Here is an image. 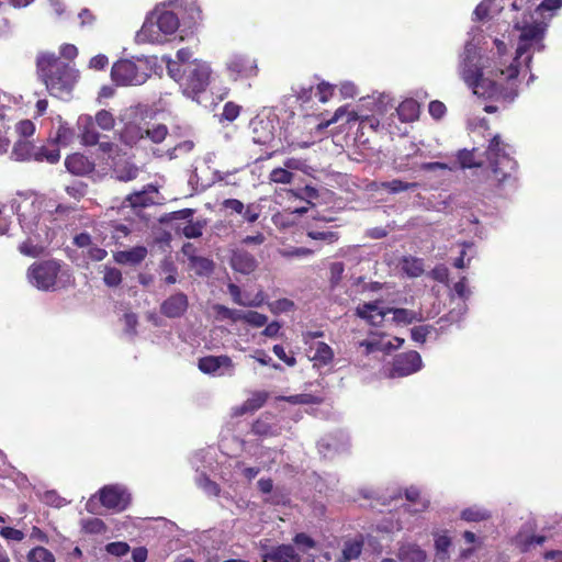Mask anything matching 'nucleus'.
<instances>
[{"label":"nucleus","mask_w":562,"mask_h":562,"mask_svg":"<svg viewBox=\"0 0 562 562\" xmlns=\"http://www.w3.org/2000/svg\"><path fill=\"white\" fill-rule=\"evenodd\" d=\"M59 54L41 53L36 58V68L49 94L63 99L70 94L78 78L77 71L63 58L75 59L78 49L72 44H63Z\"/></svg>","instance_id":"nucleus-1"},{"label":"nucleus","mask_w":562,"mask_h":562,"mask_svg":"<svg viewBox=\"0 0 562 562\" xmlns=\"http://www.w3.org/2000/svg\"><path fill=\"white\" fill-rule=\"evenodd\" d=\"M459 72L462 80L477 97L510 103L518 95V85L516 80H507V83L504 86L490 78H485L477 64L476 54L468 47H465L463 52Z\"/></svg>","instance_id":"nucleus-2"},{"label":"nucleus","mask_w":562,"mask_h":562,"mask_svg":"<svg viewBox=\"0 0 562 562\" xmlns=\"http://www.w3.org/2000/svg\"><path fill=\"white\" fill-rule=\"evenodd\" d=\"M167 71L168 75L179 83L183 94L191 98L206 90L212 75L210 65L199 59H194L184 65L168 60Z\"/></svg>","instance_id":"nucleus-3"},{"label":"nucleus","mask_w":562,"mask_h":562,"mask_svg":"<svg viewBox=\"0 0 562 562\" xmlns=\"http://www.w3.org/2000/svg\"><path fill=\"white\" fill-rule=\"evenodd\" d=\"M509 145L494 135L485 149L484 156L491 168V176L497 187L514 179L517 170V161L508 153Z\"/></svg>","instance_id":"nucleus-4"},{"label":"nucleus","mask_w":562,"mask_h":562,"mask_svg":"<svg viewBox=\"0 0 562 562\" xmlns=\"http://www.w3.org/2000/svg\"><path fill=\"white\" fill-rule=\"evenodd\" d=\"M546 27L540 24H530L522 27L519 43L516 49V57L506 67H497L494 71L495 76H502L506 80H516L519 75V58L526 54L532 44L537 45V49H543L542 40L544 37Z\"/></svg>","instance_id":"nucleus-5"},{"label":"nucleus","mask_w":562,"mask_h":562,"mask_svg":"<svg viewBox=\"0 0 562 562\" xmlns=\"http://www.w3.org/2000/svg\"><path fill=\"white\" fill-rule=\"evenodd\" d=\"M148 70L147 65L140 60L136 63L130 59H120L113 64L111 77L119 86H139L149 78Z\"/></svg>","instance_id":"nucleus-6"},{"label":"nucleus","mask_w":562,"mask_h":562,"mask_svg":"<svg viewBox=\"0 0 562 562\" xmlns=\"http://www.w3.org/2000/svg\"><path fill=\"white\" fill-rule=\"evenodd\" d=\"M61 265L58 260L49 259L32 263L27 277L32 284L43 291L54 290Z\"/></svg>","instance_id":"nucleus-7"},{"label":"nucleus","mask_w":562,"mask_h":562,"mask_svg":"<svg viewBox=\"0 0 562 562\" xmlns=\"http://www.w3.org/2000/svg\"><path fill=\"white\" fill-rule=\"evenodd\" d=\"M99 501L105 508L120 513L130 506L132 495L125 486L110 484L100 488Z\"/></svg>","instance_id":"nucleus-8"},{"label":"nucleus","mask_w":562,"mask_h":562,"mask_svg":"<svg viewBox=\"0 0 562 562\" xmlns=\"http://www.w3.org/2000/svg\"><path fill=\"white\" fill-rule=\"evenodd\" d=\"M226 70L233 80L250 79L258 76L257 60L246 54H235L226 63Z\"/></svg>","instance_id":"nucleus-9"},{"label":"nucleus","mask_w":562,"mask_h":562,"mask_svg":"<svg viewBox=\"0 0 562 562\" xmlns=\"http://www.w3.org/2000/svg\"><path fill=\"white\" fill-rule=\"evenodd\" d=\"M155 26H157L162 34L171 35L179 27V19L172 11H162L157 15L156 23L146 21L143 24L138 36L146 37L150 42L158 41V35L153 34Z\"/></svg>","instance_id":"nucleus-10"},{"label":"nucleus","mask_w":562,"mask_h":562,"mask_svg":"<svg viewBox=\"0 0 562 562\" xmlns=\"http://www.w3.org/2000/svg\"><path fill=\"white\" fill-rule=\"evenodd\" d=\"M423 366L420 355L415 350L398 353L394 357L391 376H407L420 370Z\"/></svg>","instance_id":"nucleus-11"},{"label":"nucleus","mask_w":562,"mask_h":562,"mask_svg":"<svg viewBox=\"0 0 562 562\" xmlns=\"http://www.w3.org/2000/svg\"><path fill=\"white\" fill-rule=\"evenodd\" d=\"M249 128L256 144L269 146L276 138L274 120L268 116H255L249 123Z\"/></svg>","instance_id":"nucleus-12"},{"label":"nucleus","mask_w":562,"mask_h":562,"mask_svg":"<svg viewBox=\"0 0 562 562\" xmlns=\"http://www.w3.org/2000/svg\"><path fill=\"white\" fill-rule=\"evenodd\" d=\"M229 265L235 272L241 274H250L258 268L255 256L243 248L232 250Z\"/></svg>","instance_id":"nucleus-13"},{"label":"nucleus","mask_w":562,"mask_h":562,"mask_svg":"<svg viewBox=\"0 0 562 562\" xmlns=\"http://www.w3.org/2000/svg\"><path fill=\"white\" fill-rule=\"evenodd\" d=\"M380 301L360 304L356 307V315L366 319L372 326H381L387 315L386 308L380 307Z\"/></svg>","instance_id":"nucleus-14"},{"label":"nucleus","mask_w":562,"mask_h":562,"mask_svg":"<svg viewBox=\"0 0 562 562\" xmlns=\"http://www.w3.org/2000/svg\"><path fill=\"white\" fill-rule=\"evenodd\" d=\"M189 302L184 293H176L166 299L160 305L162 315L169 318L181 317L188 310Z\"/></svg>","instance_id":"nucleus-15"},{"label":"nucleus","mask_w":562,"mask_h":562,"mask_svg":"<svg viewBox=\"0 0 562 562\" xmlns=\"http://www.w3.org/2000/svg\"><path fill=\"white\" fill-rule=\"evenodd\" d=\"M262 562H301L300 554L291 544H279L261 554Z\"/></svg>","instance_id":"nucleus-16"},{"label":"nucleus","mask_w":562,"mask_h":562,"mask_svg":"<svg viewBox=\"0 0 562 562\" xmlns=\"http://www.w3.org/2000/svg\"><path fill=\"white\" fill-rule=\"evenodd\" d=\"M231 357L222 356H205L199 359L198 368L206 374H215L221 368H233Z\"/></svg>","instance_id":"nucleus-17"},{"label":"nucleus","mask_w":562,"mask_h":562,"mask_svg":"<svg viewBox=\"0 0 562 562\" xmlns=\"http://www.w3.org/2000/svg\"><path fill=\"white\" fill-rule=\"evenodd\" d=\"M81 143L86 146H94L99 143L100 135L95 130V123L90 115H82L78 120Z\"/></svg>","instance_id":"nucleus-18"},{"label":"nucleus","mask_w":562,"mask_h":562,"mask_svg":"<svg viewBox=\"0 0 562 562\" xmlns=\"http://www.w3.org/2000/svg\"><path fill=\"white\" fill-rule=\"evenodd\" d=\"M148 250L145 246H135L128 250L114 252V261L119 265L137 266L147 257Z\"/></svg>","instance_id":"nucleus-19"},{"label":"nucleus","mask_w":562,"mask_h":562,"mask_svg":"<svg viewBox=\"0 0 562 562\" xmlns=\"http://www.w3.org/2000/svg\"><path fill=\"white\" fill-rule=\"evenodd\" d=\"M65 166L67 170L77 176H83L90 173L94 165L82 154H72L66 157Z\"/></svg>","instance_id":"nucleus-20"},{"label":"nucleus","mask_w":562,"mask_h":562,"mask_svg":"<svg viewBox=\"0 0 562 562\" xmlns=\"http://www.w3.org/2000/svg\"><path fill=\"white\" fill-rule=\"evenodd\" d=\"M36 145L27 139H18L12 148V157L16 161L34 160Z\"/></svg>","instance_id":"nucleus-21"},{"label":"nucleus","mask_w":562,"mask_h":562,"mask_svg":"<svg viewBox=\"0 0 562 562\" xmlns=\"http://www.w3.org/2000/svg\"><path fill=\"white\" fill-rule=\"evenodd\" d=\"M227 290L233 299V302L237 305L257 307L260 306L263 302L262 293L259 292L256 294L254 299H248V296H244L240 288L235 283H229L227 285Z\"/></svg>","instance_id":"nucleus-22"},{"label":"nucleus","mask_w":562,"mask_h":562,"mask_svg":"<svg viewBox=\"0 0 562 562\" xmlns=\"http://www.w3.org/2000/svg\"><path fill=\"white\" fill-rule=\"evenodd\" d=\"M401 122H414L419 117L420 106L414 99L402 101L396 109Z\"/></svg>","instance_id":"nucleus-23"},{"label":"nucleus","mask_w":562,"mask_h":562,"mask_svg":"<svg viewBox=\"0 0 562 562\" xmlns=\"http://www.w3.org/2000/svg\"><path fill=\"white\" fill-rule=\"evenodd\" d=\"M145 138V127L136 123H127L121 132V140L128 146H135Z\"/></svg>","instance_id":"nucleus-24"},{"label":"nucleus","mask_w":562,"mask_h":562,"mask_svg":"<svg viewBox=\"0 0 562 562\" xmlns=\"http://www.w3.org/2000/svg\"><path fill=\"white\" fill-rule=\"evenodd\" d=\"M311 349L314 350V355L311 359L315 362V366H328L334 360V351L331 347L326 342H315L313 346H311Z\"/></svg>","instance_id":"nucleus-25"},{"label":"nucleus","mask_w":562,"mask_h":562,"mask_svg":"<svg viewBox=\"0 0 562 562\" xmlns=\"http://www.w3.org/2000/svg\"><path fill=\"white\" fill-rule=\"evenodd\" d=\"M139 169L137 166L130 161H123L122 164H115L112 175L113 177L123 182H128L137 178Z\"/></svg>","instance_id":"nucleus-26"},{"label":"nucleus","mask_w":562,"mask_h":562,"mask_svg":"<svg viewBox=\"0 0 562 562\" xmlns=\"http://www.w3.org/2000/svg\"><path fill=\"white\" fill-rule=\"evenodd\" d=\"M400 559L402 562H425L426 552L417 544H406L400 549Z\"/></svg>","instance_id":"nucleus-27"},{"label":"nucleus","mask_w":562,"mask_h":562,"mask_svg":"<svg viewBox=\"0 0 562 562\" xmlns=\"http://www.w3.org/2000/svg\"><path fill=\"white\" fill-rule=\"evenodd\" d=\"M387 314H393V321L396 324H412L420 321V314L407 308L386 307Z\"/></svg>","instance_id":"nucleus-28"},{"label":"nucleus","mask_w":562,"mask_h":562,"mask_svg":"<svg viewBox=\"0 0 562 562\" xmlns=\"http://www.w3.org/2000/svg\"><path fill=\"white\" fill-rule=\"evenodd\" d=\"M268 400V393L255 392L247 398L239 408V414H246L248 412H255L261 408Z\"/></svg>","instance_id":"nucleus-29"},{"label":"nucleus","mask_w":562,"mask_h":562,"mask_svg":"<svg viewBox=\"0 0 562 562\" xmlns=\"http://www.w3.org/2000/svg\"><path fill=\"white\" fill-rule=\"evenodd\" d=\"M60 159V151L57 147L36 146L34 161L56 164Z\"/></svg>","instance_id":"nucleus-30"},{"label":"nucleus","mask_w":562,"mask_h":562,"mask_svg":"<svg viewBox=\"0 0 562 562\" xmlns=\"http://www.w3.org/2000/svg\"><path fill=\"white\" fill-rule=\"evenodd\" d=\"M344 116H346V123L356 122L360 119L356 111H350L348 105H342L335 111L334 115L329 120L322 123L319 126L328 127L329 125L337 123Z\"/></svg>","instance_id":"nucleus-31"},{"label":"nucleus","mask_w":562,"mask_h":562,"mask_svg":"<svg viewBox=\"0 0 562 562\" xmlns=\"http://www.w3.org/2000/svg\"><path fill=\"white\" fill-rule=\"evenodd\" d=\"M418 187L417 182H405L400 179L381 182L380 188L386 190L389 193L395 194L407 190H413Z\"/></svg>","instance_id":"nucleus-32"},{"label":"nucleus","mask_w":562,"mask_h":562,"mask_svg":"<svg viewBox=\"0 0 562 562\" xmlns=\"http://www.w3.org/2000/svg\"><path fill=\"white\" fill-rule=\"evenodd\" d=\"M475 148L461 149L457 153V160L462 169H471L474 167H481L482 162L475 158Z\"/></svg>","instance_id":"nucleus-33"},{"label":"nucleus","mask_w":562,"mask_h":562,"mask_svg":"<svg viewBox=\"0 0 562 562\" xmlns=\"http://www.w3.org/2000/svg\"><path fill=\"white\" fill-rule=\"evenodd\" d=\"M190 265L199 276L210 274L214 269V263L211 259L200 256H190Z\"/></svg>","instance_id":"nucleus-34"},{"label":"nucleus","mask_w":562,"mask_h":562,"mask_svg":"<svg viewBox=\"0 0 562 562\" xmlns=\"http://www.w3.org/2000/svg\"><path fill=\"white\" fill-rule=\"evenodd\" d=\"M146 138L150 139L154 144L162 143L168 135V127L165 124H153L145 127Z\"/></svg>","instance_id":"nucleus-35"},{"label":"nucleus","mask_w":562,"mask_h":562,"mask_svg":"<svg viewBox=\"0 0 562 562\" xmlns=\"http://www.w3.org/2000/svg\"><path fill=\"white\" fill-rule=\"evenodd\" d=\"M405 498L413 505H416L417 508L414 512H424L427 509L429 502L424 501L420 497V491L416 486H409L405 490Z\"/></svg>","instance_id":"nucleus-36"},{"label":"nucleus","mask_w":562,"mask_h":562,"mask_svg":"<svg viewBox=\"0 0 562 562\" xmlns=\"http://www.w3.org/2000/svg\"><path fill=\"white\" fill-rule=\"evenodd\" d=\"M27 562H55V557L48 549L38 546L27 553Z\"/></svg>","instance_id":"nucleus-37"},{"label":"nucleus","mask_w":562,"mask_h":562,"mask_svg":"<svg viewBox=\"0 0 562 562\" xmlns=\"http://www.w3.org/2000/svg\"><path fill=\"white\" fill-rule=\"evenodd\" d=\"M251 431L254 435L259 437H273L278 434L277 430L268 423L267 418H258L252 424Z\"/></svg>","instance_id":"nucleus-38"},{"label":"nucleus","mask_w":562,"mask_h":562,"mask_svg":"<svg viewBox=\"0 0 562 562\" xmlns=\"http://www.w3.org/2000/svg\"><path fill=\"white\" fill-rule=\"evenodd\" d=\"M93 121L102 131H111L115 126L113 114L106 110L98 111Z\"/></svg>","instance_id":"nucleus-39"},{"label":"nucleus","mask_w":562,"mask_h":562,"mask_svg":"<svg viewBox=\"0 0 562 562\" xmlns=\"http://www.w3.org/2000/svg\"><path fill=\"white\" fill-rule=\"evenodd\" d=\"M214 311L222 318L229 319L232 322L243 321V311L233 310L222 304H216L214 306Z\"/></svg>","instance_id":"nucleus-40"},{"label":"nucleus","mask_w":562,"mask_h":562,"mask_svg":"<svg viewBox=\"0 0 562 562\" xmlns=\"http://www.w3.org/2000/svg\"><path fill=\"white\" fill-rule=\"evenodd\" d=\"M243 322L247 323L252 327H262L267 324L268 317L256 311L244 312Z\"/></svg>","instance_id":"nucleus-41"},{"label":"nucleus","mask_w":562,"mask_h":562,"mask_svg":"<svg viewBox=\"0 0 562 562\" xmlns=\"http://www.w3.org/2000/svg\"><path fill=\"white\" fill-rule=\"evenodd\" d=\"M491 517L487 510H481L476 508H465L461 512V518L465 521H482Z\"/></svg>","instance_id":"nucleus-42"},{"label":"nucleus","mask_w":562,"mask_h":562,"mask_svg":"<svg viewBox=\"0 0 562 562\" xmlns=\"http://www.w3.org/2000/svg\"><path fill=\"white\" fill-rule=\"evenodd\" d=\"M294 175L284 168H274L269 176L270 181L274 183L288 184L293 180Z\"/></svg>","instance_id":"nucleus-43"},{"label":"nucleus","mask_w":562,"mask_h":562,"mask_svg":"<svg viewBox=\"0 0 562 562\" xmlns=\"http://www.w3.org/2000/svg\"><path fill=\"white\" fill-rule=\"evenodd\" d=\"M204 223L189 221L182 228V234L187 238H199L203 234Z\"/></svg>","instance_id":"nucleus-44"},{"label":"nucleus","mask_w":562,"mask_h":562,"mask_svg":"<svg viewBox=\"0 0 562 562\" xmlns=\"http://www.w3.org/2000/svg\"><path fill=\"white\" fill-rule=\"evenodd\" d=\"M307 236L315 240H324L327 244H334L339 239V234L331 231H308Z\"/></svg>","instance_id":"nucleus-45"},{"label":"nucleus","mask_w":562,"mask_h":562,"mask_svg":"<svg viewBox=\"0 0 562 562\" xmlns=\"http://www.w3.org/2000/svg\"><path fill=\"white\" fill-rule=\"evenodd\" d=\"M335 86L329 82L322 81L316 87V97L321 103L328 102L334 95Z\"/></svg>","instance_id":"nucleus-46"},{"label":"nucleus","mask_w":562,"mask_h":562,"mask_svg":"<svg viewBox=\"0 0 562 562\" xmlns=\"http://www.w3.org/2000/svg\"><path fill=\"white\" fill-rule=\"evenodd\" d=\"M122 272L117 268L106 267L103 276V281L108 286L114 288L122 282Z\"/></svg>","instance_id":"nucleus-47"},{"label":"nucleus","mask_w":562,"mask_h":562,"mask_svg":"<svg viewBox=\"0 0 562 562\" xmlns=\"http://www.w3.org/2000/svg\"><path fill=\"white\" fill-rule=\"evenodd\" d=\"M434 330L431 325H419L411 329V337L415 342L424 344L428 335Z\"/></svg>","instance_id":"nucleus-48"},{"label":"nucleus","mask_w":562,"mask_h":562,"mask_svg":"<svg viewBox=\"0 0 562 562\" xmlns=\"http://www.w3.org/2000/svg\"><path fill=\"white\" fill-rule=\"evenodd\" d=\"M19 250L24 256L36 258V257H40L43 254L44 248L42 246H40V245L33 244L32 240L29 239V240L23 241L19 246Z\"/></svg>","instance_id":"nucleus-49"},{"label":"nucleus","mask_w":562,"mask_h":562,"mask_svg":"<svg viewBox=\"0 0 562 562\" xmlns=\"http://www.w3.org/2000/svg\"><path fill=\"white\" fill-rule=\"evenodd\" d=\"M194 147L192 140H183L167 150V155L170 159H175L179 154L190 153Z\"/></svg>","instance_id":"nucleus-50"},{"label":"nucleus","mask_w":562,"mask_h":562,"mask_svg":"<svg viewBox=\"0 0 562 562\" xmlns=\"http://www.w3.org/2000/svg\"><path fill=\"white\" fill-rule=\"evenodd\" d=\"M345 265L340 261H335L329 267V281L333 286H336L342 279Z\"/></svg>","instance_id":"nucleus-51"},{"label":"nucleus","mask_w":562,"mask_h":562,"mask_svg":"<svg viewBox=\"0 0 562 562\" xmlns=\"http://www.w3.org/2000/svg\"><path fill=\"white\" fill-rule=\"evenodd\" d=\"M241 106L234 102H226L222 112V120L233 122L240 113Z\"/></svg>","instance_id":"nucleus-52"},{"label":"nucleus","mask_w":562,"mask_h":562,"mask_svg":"<svg viewBox=\"0 0 562 562\" xmlns=\"http://www.w3.org/2000/svg\"><path fill=\"white\" fill-rule=\"evenodd\" d=\"M451 546V540L447 535H438L435 539V548L437 554H442L441 559L445 560L447 558L448 550Z\"/></svg>","instance_id":"nucleus-53"},{"label":"nucleus","mask_w":562,"mask_h":562,"mask_svg":"<svg viewBox=\"0 0 562 562\" xmlns=\"http://www.w3.org/2000/svg\"><path fill=\"white\" fill-rule=\"evenodd\" d=\"M105 550L111 555L123 557L128 553L130 546L122 541L110 542L106 544Z\"/></svg>","instance_id":"nucleus-54"},{"label":"nucleus","mask_w":562,"mask_h":562,"mask_svg":"<svg viewBox=\"0 0 562 562\" xmlns=\"http://www.w3.org/2000/svg\"><path fill=\"white\" fill-rule=\"evenodd\" d=\"M16 133L26 139L35 133V125L31 120H22L15 126Z\"/></svg>","instance_id":"nucleus-55"},{"label":"nucleus","mask_w":562,"mask_h":562,"mask_svg":"<svg viewBox=\"0 0 562 562\" xmlns=\"http://www.w3.org/2000/svg\"><path fill=\"white\" fill-rule=\"evenodd\" d=\"M313 85H308L306 87L300 86L297 88H292L294 97L301 101L302 103H307L311 101L313 95Z\"/></svg>","instance_id":"nucleus-56"},{"label":"nucleus","mask_w":562,"mask_h":562,"mask_svg":"<svg viewBox=\"0 0 562 562\" xmlns=\"http://www.w3.org/2000/svg\"><path fill=\"white\" fill-rule=\"evenodd\" d=\"M74 132L66 124H60L56 133V142L63 145H67L71 142Z\"/></svg>","instance_id":"nucleus-57"},{"label":"nucleus","mask_w":562,"mask_h":562,"mask_svg":"<svg viewBox=\"0 0 562 562\" xmlns=\"http://www.w3.org/2000/svg\"><path fill=\"white\" fill-rule=\"evenodd\" d=\"M428 111H429V114L435 119V120H440L441 117H443V115L446 114L447 112V108L443 102L439 101V100H434L429 103L428 105Z\"/></svg>","instance_id":"nucleus-58"},{"label":"nucleus","mask_w":562,"mask_h":562,"mask_svg":"<svg viewBox=\"0 0 562 562\" xmlns=\"http://www.w3.org/2000/svg\"><path fill=\"white\" fill-rule=\"evenodd\" d=\"M85 529L90 533H102L106 530V526L102 519L91 518L86 521Z\"/></svg>","instance_id":"nucleus-59"},{"label":"nucleus","mask_w":562,"mask_h":562,"mask_svg":"<svg viewBox=\"0 0 562 562\" xmlns=\"http://www.w3.org/2000/svg\"><path fill=\"white\" fill-rule=\"evenodd\" d=\"M272 351L281 361H283L289 367H294L296 364L295 357L288 356L284 348L281 345H274Z\"/></svg>","instance_id":"nucleus-60"},{"label":"nucleus","mask_w":562,"mask_h":562,"mask_svg":"<svg viewBox=\"0 0 562 562\" xmlns=\"http://www.w3.org/2000/svg\"><path fill=\"white\" fill-rule=\"evenodd\" d=\"M222 206L236 214H241L245 210L244 203L237 199H226L223 201Z\"/></svg>","instance_id":"nucleus-61"},{"label":"nucleus","mask_w":562,"mask_h":562,"mask_svg":"<svg viewBox=\"0 0 562 562\" xmlns=\"http://www.w3.org/2000/svg\"><path fill=\"white\" fill-rule=\"evenodd\" d=\"M0 535L3 538L13 541H21L24 538L23 531L15 529L13 527H3L0 531Z\"/></svg>","instance_id":"nucleus-62"},{"label":"nucleus","mask_w":562,"mask_h":562,"mask_svg":"<svg viewBox=\"0 0 562 562\" xmlns=\"http://www.w3.org/2000/svg\"><path fill=\"white\" fill-rule=\"evenodd\" d=\"M293 541L296 546H303L307 549L315 548L316 546L315 540L304 532L296 533Z\"/></svg>","instance_id":"nucleus-63"},{"label":"nucleus","mask_w":562,"mask_h":562,"mask_svg":"<svg viewBox=\"0 0 562 562\" xmlns=\"http://www.w3.org/2000/svg\"><path fill=\"white\" fill-rule=\"evenodd\" d=\"M467 277H462L457 283H454L453 285V291L454 293L460 297V299H468L469 294H470V291L467 286Z\"/></svg>","instance_id":"nucleus-64"}]
</instances>
